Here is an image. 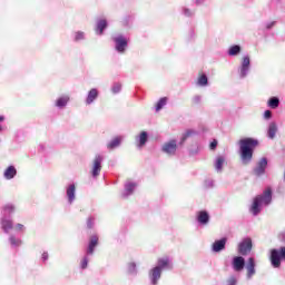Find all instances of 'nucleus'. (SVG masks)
Listing matches in <instances>:
<instances>
[{"mask_svg":"<svg viewBox=\"0 0 285 285\" xmlns=\"http://www.w3.org/2000/svg\"><path fill=\"white\" fill-rule=\"evenodd\" d=\"M240 144V159L243 164H250L253 159V151L257 148V140L253 138H245L239 141Z\"/></svg>","mask_w":285,"mask_h":285,"instance_id":"obj_1","label":"nucleus"},{"mask_svg":"<svg viewBox=\"0 0 285 285\" xmlns=\"http://www.w3.org/2000/svg\"><path fill=\"white\" fill-rule=\"evenodd\" d=\"M273 199V191L271 188H266L263 193V195L257 196L254 199L253 206L250 208L253 215H259L262 210V206H268Z\"/></svg>","mask_w":285,"mask_h":285,"instance_id":"obj_2","label":"nucleus"},{"mask_svg":"<svg viewBox=\"0 0 285 285\" xmlns=\"http://www.w3.org/2000/svg\"><path fill=\"white\" fill-rule=\"evenodd\" d=\"M163 268H173V264L170 263V258H159L158 259V266H156L154 269H151V284L157 285V282H159L161 277V269Z\"/></svg>","mask_w":285,"mask_h":285,"instance_id":"obj_3","label":"nucleus"},{"mask_svg":"<svg viewBox=\"0 0 285 285\" xmlns=\"http://www.w3.org/2000/svg\"><path fill=\"white\" fill-rule=\"evenodd\" d=\"M271 259L274 268H279V266H282V259L285 261V247H281L279 249H272Z\"/></svg>","mask_w":285,"mask_h":285,"instance_id":"obj_4","label":"nucleus"},{"mask_svg":"<svg viewBox=\"0 0 285 285\" xmlns=\"http://www.w3.org/2000/svg\"><path fill=\"white\" fill-rule=\"evenodd\" d=\"M10 213H14V206L12 205H7L3 208V215H10ZM2 229L4 230V233H9L10 230H12V220L3 217L2 218Z\"/></svg>","mask_w":285,"mask_h":285,"instance_id":"obj_5","label":"nucleus"},{"mask_svg":"<svg viewBox=\"0 0 285 285\" xmlns=\"http://www.w3.org/2000/svg\"><path fill=\"white\" fill-rule=\"evenodd\" d=\"M253 248V240L250 238H245L239 245H238V253L240 255H247L250 253V249Z\"/></svg>","mask_w":285,"mask_h":285,"instance_id":"obj_6","label":"nucleus"},{"mask_svg":"<svg viewBox=\"0 0 285 285\" xmlns=\"http://www.w3.org/2000/svg\"><path fill=\"white\" fill-rule=\"evenodd\" d=\"M104 161V156L98 155L94 160L92 177H99L101 173V163Z\"/></svg>","mask_w":285,"mask_h":285,"instance_id":"obj_7","label":"nucleus"},{"mask_svg":"<svg viewBox=\"0 0 285 285\" xmlns=\"http://www.w3.org/2000/svg\"><path fill=\"white\" fill-rule=\"evenodd\" d=\"M114 41L116 43V50L118 52H124V50H126V46H128V41H126V38H124V36H118L114 38Z\"/></svg>","mask_w":285,"mask_h":285,"instance_id":"obj_8","label":"nucleus"},{"mask_svg":"<svg viewBox=\"0 0 285 285\" xmlns=\"http://www.w3.org/2000/svg\"><path fill=\"white\" fill-rule=\"evenodd\" d=\"M245 265H246V261L244 259V257L236 256L233 258V268L237 273H239V271H244Z\"/></svg>","mask_w":285,"mask_h":285,"instance_id":"obj_9","label":"nucleus"},{"mask_svg":"<svg viewBox=\"0 0 285 285\" xmlns=\"http://www.w3.org/2000/svg\"><path fill=\"white\" fill-rule=\"evenodd\" d=\"M163 151L167 155H175L177 151V140H171L163 146Z\"/></svg>","mask_w":285,"mask_h":285,"instance_id":"obj_10","label":"nucleus"},{"mask_svg":"<svg viewBox=\"0 0 285 285\" xmlns=\"http://www.w3.org/2000/svg\"><path fill=\"white\" fill-rule=\"evenodd\" d=\"M266 166H268V160L266 158H262L254 169L255 175L258 177L259 175H264L266 171Z\"/></svg>","mask_w":285,"mask_h":285,"instance_id":"obj_11","label":"nucleus"},{"mask_svg":"<svg viewBox=\"0 0 285 285\" xmlns=\"http://www.w3.org/2000/svg\"><path fill=\"white\" fill-rule=\"evenodd\" d=\"M250 68V58L248 56H245L243 58L242 68H240V77L244 78L246 75H248V70Z\"/></svg>","mask_w":285,"mask_h":285,"instance_id":"obj_12","label":"nucleus"},{"mask_svg":"<svg viewBox=\"0 0 285 285\" xmlns=\"http://www.w3.org/2000/svg\"><path fill=\"white\" fill-rule=\"evenodd\" d=\"M99 244V237L97 235L91 236L89 246L87 248V255H92L95 253V247Z\"/></svg>","mask_w":285,"mask_h":285,"instance_id":"obj_13","label":"nucleus"},{"mask_svg":"<svg viewBox=\"0 0 285 285\" xmlns=\"http://www.w3.org/2000/svg\"><path fill=\"white\" fill-rule=\"evenodd\" d=\"M246 271H247V277L250 279L253 275H255V258L250 257L248 259V263L246 265Z\"/></svg>","mask_w":285,"mask_h":285,"instance_id":"obj_14","label":"nucleus"},{"mask_svg":"<svg viewBox=\"0 0 285 285\" xmlns=\"http://www.w3.org/2000/svg\"><path fill=\"white\" fill-rule=\"evenodd\" d=\"M226 247V238H222L220 240H216L213 245L214 253H219V250H224Z\"/></svg>","mask_w":285,"mask_h":285,"instance_id":"obj_15","label":"nucleus"},{"mask_svg":"<svg viewBox=\"0 0 285 285\" xmlns=\"http://www.w3.org/2000/svg\"><path fill=\"white\" fill-rule=\"evenodd\" d=\"M135 188H137V185L132 181H127L125 184V193H124V197H128L129 195H132V190H135Z\"/></svg>","mask_w":285,"mask_h":285,"instance_id":"obj_16","label":"nucleus"},{"mask_svg":"<svg viewBox=\"0 0 285 285\" xmlns=\"http://www.w3.org/2000/svg\"><path fill=\"white\" fill-rule=\"evenodd\" d=\"M106 28H108V22L105 19L98 20L96 29L97 35H104Z\"/></svg>","mask_w":285,"mask_h":285,"instance_id":"obj_17","label":"nucleus"},{"mask_svg":"<svg viewBox=\"0 0 285 285\" xmlns=\"http://www.w3.org/2000/svg\"><path fill=\"white\" fill-rule=\"evenodd\" d=\"M75 184H71L67 187V197L69 199V204H72V202H75Z\"/></svg>","mask_w":285,"mask_h":285,"instance_id":"obj_18","label":"nucleus"},{"mask_svg":"<svg viewBox=\"0 0 285 285\" xmlns=\"http://www.w3.org/2000/svg\"><path fill=\"white\" fill-rule=\"evenodd\" d=\"M267 135L269 139H275V135H277V125L275 122L269 124Z\"/></svg>","mask_w":285,"mask_h":285,"instance_id":"obj_19","label":"nucleus"},{"mask_svg":"<svg viewBox=\"0 0 285 285\" xmlns=\"http://www.w3.org/2000/svg\"><path fill=\"white\" fill-rule=\"evenodd\" d=\"M14 175H17V169L14 168V166H9L4 171L6 179H13Z\"/></svg>","mask_w":285,"mask_h":285,"instance_id":"obj_20","label":"nucleus"},{"mask_svg":"<svg viewBox=\"0 0 285 285\" xmlns=\"http://www.w3.org/2000/svg\"><path fill=\"white\" fill-rule=\"evenodd\" d=\"M197 219L199 224H206L210 219V216H208L207 212H199Z\"/></svg>","mask_w":285,"mask_h":285,"instance_id":"obj_21","label":"nucleus"},{"mask_svg":"<svg viewBox=\"0 0 285 285\" xmlns=\"http://www.w3.org/2000/svg\"><path fill=\"white\" fill-rule=\"evenodd\" d=\"M224 156H218L215 160V168L217 170V173H222V168L224 166Z\"/></svg>","mask_w":285,"mask_h":285,"instance_id":"obj_22","label":"nucleus"},{"mask_svg":"<svg viewBox=\"0 0 285 285\" xmlns=\"http://www.w3.org/2000/svg\"><path fill=\"white\" fill-rule=\"evenodd\" d=\"M99 92L97 91V89H91L88 94L87 97V104H92V101H95L96 97H98Z\"/></svg>","mask_w":285,"mask_h":285,"instance_id":"obj_23","label":"nucleus"},{"mask_svg":"<svg viewBox=\"0 0 285 285\" xmlns=\"http://www.w3.org/2000/svg\"><path fill=\"white\" fill-rule=\"evenodd\" d=\"M138 140H139V145H138L139 148H141L142 146H146V141H148V132L142 131Z\"/></svg>","mask_w":285,"mask_h":285,"instance_id":"obj_24","label":"nucleus"},{"mask_svg":"<svg viewBox=\"0 0 285 285\" xmlns=\"http://www.w3.org/2000/svg\"><path fill=\"white\" fill-rule=\"evenodd\" d=\"M121 137H116L114 140H111L108 145L109 150H112L114 148H117L119 144H121Z\"/></svg>","mask_w":285,"mask_h":285,"instance_id":"obj_25","label":"nucleus"},{"mask_svg":"<svg viewBox=\"0 0 285 285\" xmlns=\"http://www.w3.org/2000/svg\"><path fill=\"white\" fill-rule=\"evenodd\" d=\"M70 98H68V96L61 97L57 100L56 106H58V108H63V106H66V104H68Z\"/></svg>","mask_w":285,"mask_h":285,"instance_id":"obj_26","label":"nucleus"},{"mask_svg":"<svg viewBox=\"0 0 285 285\" xmlns=\"http://www.w3.org/2000/svg\"><path fill=\"white\" fill-rule=\"evenodd\" d=\"M242 48L239 46H233L229 51L228 55H230V57H235V55H239Z\"/></svg>","mask_w":285,"mask_h":285,"instance_id":"obj_27","label":"nucleus"},{"mask_svg":"<svg viewBox=\"0 0 285 285\" xmlns=\"http://www.w3.org/2000/svg\"><path fill=\"white\" fill-rule=\"evenodd\" d=\"M268 106L274 109L277 108V106H279V99L277 97L271 98L268 101Z\"/></svg>","mask_w":285,"mask_h":285,"instance_id":"obj_28","label":"nucleus"},{"mask_svg":"<svg viewBox=\"0 0 285 285\" xmlns=\"http://www.w3.org/2000/svg\"><path fill=\"white\" fill-rule=\"evenodd\" d=\"M168 101V98H161L156 106V111L159 112V110H161V108H164L166 106V102Z\"/></svg>","mask_w":285,"mask_h":285,"instance_id":"obj_29","label":"nucleus"},{"mask_svg":"<svg viewBox=\"0 0 285 285\" xmlns=\"http://www.w3.org/2000/svg\"><path fill=\"white\" fill-rule=\"evenodd\" d=\"M193 135H195V130L188 129L181 137V144H184L188 137H193Z\"/></svg>","mask_w":285,"mask_h":285,"instance_id":"obj_30","label":"nucleus"},{"mask_svg":"<svg viewBox=\"0 0 285 285\" xmlns=\"http://www.w3.org/2000/svg\"><path fill=\"white\" fill-rule=\"evenodd\" d=\"M10 244H11V246H21V239L14 238V236H11Z\"/></svg>","mask_w":285,"mask_h":285,"instance_id":"obj_31","label":"nucleus"},{"mask_svg":"<svg viewBox=\"0 0 285 285\" xmlns=\"http://www.w3.org/2000/svg\"><path fill=\"white\" fill-rule=\"evenodd\" d=\"M198 83L199 86H206L208 83V78L206 77V75L200 76V78L198 79Z\"/></svg>","mask_w":285,"mask_h":285,"instance_id":"obj_32","label":"nucleus"},{"mask_svg":"<svg viewBox=\"0 0 285 285\" xmlns=\"http://www.w3.org/2000/svg\"><path fill=\"white\" fill-rule=\"evenodd\" d=\"M111 90H112V92H114L115 95H117V92H120V91H121V83H119V82L114 83Z\"/></svg>","mask_w":285,"mask_h":285,"instance_id":"obj_33","label":"nucleus"},{"mask_svg":"<svg viewBox=\"0 0 285 285\" xmlns=\"http://www.w3.org/2000/svg\"><path fill=\"white\" fill-rule=\"evenodd\" d=\"M129 273H137V265L135 263H130L128 267Z\"/></svg>","mask_w":285,"mask_h":285,"instance_id":"obj_34","label":"nucleus"},{"mask_svg":"<svg viewBox=\"0 0 285 285\" xmlns=\"http://www.w3.org/2000/svg\"><path fill=\"white\" fill-rule=\"evenodd\" d=\"M92 226H95V218L89 217L88 220H87V227L92 228Z\"/></svg>","mask_w":285,"mask_h":285,"instance_id":"obj_35","label":"nucleus"},{"mask_svg":"<svg viewBox=\"0 0 285 285\" xmlns=\"http://www.w3.org/2000/svg\"><path fill=\"white\" fill-rule=\"evenodd\" d=\"M237 284V278L235 276H232L229 279H228V285H236Z\"/></svg>","mask_w":285,"mask_h":285,"instance_id":"obj_36","label":"nucleus"},{"mask_svg":"<svg viewBox=\"0 0 285 285\" xmlns=\"http://www.w3.org/2000/svg\"><path fill=\"white\" fill-rule=\"evenodd\" d=\"M75 39H76V41H81V39H83V32H80V31L77 32Z\"/></svg>","mask_w":285,"mask_h":285,"instance_id":"obj_37","label":"nucleus"},{"mask_svg":"<svg viewBox=\"0 0 285 285\" xmlns=\"http://www.w3.org/2000/svg\"><path fill=\"white\" fill-rule=\"evenodd\" d=\"M81 268H88V257H85L81 262Z\"/></svg>","mask_w":285,"mask_h":285,"instance_id":"obj_38","label":"nucleus"},{"mask_svg":"<svg viewBox=\"0 0 285 285\" xmlns=\"http://www.w3.org/2000/svg\"><path fill=\"white\" fill-rule=\"evenodd\" d=\"M264 117L265 119H271V117H273V112H271V110H266Z\"/></svg>","mask_w":285,"mask_h":285,"instance_id":"obj_39","label":"nucleus"},{"mask_svg":"<svg viewBox=\"0 0 285 285\" xmlns=\"http://www.w3.org/2000/svg\"><path fill=\"white\" fill-rule=\"evenodd\" d=\"M217 148V140L210 142V149L215 150Z\"/></svg>","mask_w":285,"mask_h":285,"instance_id":"obj_40","label":"nucleus"},{"mask_svg":"<svg viewBox=\"0 0 285 285\" xmlns=\"http://www.w3.org/2000/svg\"><path fill=\"white\" fill-rule=\"evenodd\" d=\"M193 13L188 9H184V16L185 17H190Z\"/></svg>","mask_w":285,"mask_h":285,"instance_id":"obj_41","label":"nucleus"},{"mask_svg":"<svg viewBox=\"0 0 285 285\" xmlns=\"http://www.w3.org/2000/svg\"><path fill=\"white\" fill-rule=\"evenodd\" d=\"M205 185H206L208 188L213 187V180H206V181H205Z\"/></svg>","mask_w":285,"mask_h":285,"instance_id":"obj_42","label":"nucleus"},{"mask_svg":"<svg viewBox=\"0 0 285 285\" xmlns=\"http://www.w3.org/2000/svg\"><path fill=\"white\" fill-rule=\"evenodd\" d=\"M194 101L195 104H199V101H202V97L199 96L194 97Z\"/></svg>","mask_w":285,"mask_h":285,"instance_id":"obj_43","label":"nucleus"},{"mask_svg":"<svg viewBox=\"0 0 285 285\" xmlns=\"http://www.w3.org/2000/svg\"><path fill=\"white\" fill-rule=\"evenodd\" d=\"M16 229H17V230H23V225H22V224H18V225L16 226Z\"/></svg>","mask_w":285,"mask_h":285,"instance_id":"obj_44","label":"nucleus"},{"mask_svg":"<svg viewBox=\"0 0 285 285\" xmlns=\"http://www.w3.org/2000/svg\"><path fill=\"white\" fill-rule=\"evenodd\" d=\"M42 259H43V262H46V259H48V253L42 254Z\"/></svg>","mask_w":285,"mask_h":285,"instance_id":"obj_45","label":"nucleus"},{"mask_svg":"<svg viewBox=\"0 0 285 285\" xmlns=\"http://www.w3.org/2000/svg\"><path fill=\"white\" fill-rule=\"evenodd\" d=\"M4 117L3 116H0V124H2V121H4ZM2 128L0 127V132H1Z\"/></svg>","mask_w":285,"mask_h":285,"instance_id":"obj_46","label":"nucleus"},{"mask_svg":"<svg viewBox=\"0 0 285 285\" xmlns=\"http://www.w3.org/2000/svg\"><path fill=\"white\" fill-rule=\"evenodd\" d=\"M274 26H275V22H272V23L267 24V29L271 30V28Z\"/></svg>","mask_w":285,"mask_h":285,"instance_id":"obj_47","label":"nucleus"},{"mask_svg":"<svg viewBox=\"0 0 285 285\" xmlns=\"http://www.w3.org/2000/svg\"><path fill=\"white\" fill-rule=\"evenodd\" d=\"M204 0H196V3L199 4V3H203Z\"/></svg>","mask_w":285,"mask_h":285,"instance_id":"obj_48","label":"nucleus"}]
</instances>
